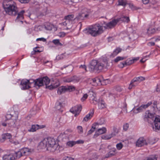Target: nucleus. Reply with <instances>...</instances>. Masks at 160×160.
Wrapping results in <instances>:
<instances>
[{
    "label": "nucleus",
    "mask_w": 160,
    "mask_h": 160,
    "mask_svg": "<svg viewBox=\"0 0 160 160\" xmlns=\"http://www.w3.org/2000/svg\"><path fill=\"white\" fill-rule=\"evenodd\" d=\"M116 150L115 148H113L105 155V158H108L115 155L116 152Z\"/></svg>",
    "instance_id": "aec40b11"
},
{
    "label": "nucleus",
    "mask_w": 160,
    "mask_h": 160,
    "mask_svg": "<svg viewBox=\"0 0 160 160\" xmlns=\"http://www.w3.org/2000/svg\"><path fill=\"white\" fill-rule=\"evenodd\" d=\"M109 97L112 99L114 98H115V95L112 93H109Z\"/></svg>",
    "instance_id": "680f3d73"
},
{
    "label": "nucleus",
    "mask_w": 160,
    "mask_h": 160,
    "mask_svg": "<svg viewBox=\"0 0 160 160\" xmlns=\"http://www.w3.org/2000/svg\"><path fill=\"white\" fill-rule=\"evenodd\" d=\"M15 120L11 119L9 120V122L8 123V125L10 127H14L15 123Z\"/></svg>",
    "instance_id": "a19ab883"
},
{
    "label": "nucleus",
    "mask_w": 160,
    "mask_h": 160,
    "mask_svg": "<svg viewBox=\"0 0 160 160\" xmlns=\"http://www.w3.org/2000/svg\"><path fill=\"white\" fill-rule=\"evenodd\" d=\"M87 14L82 13L80 12L78 15L74 18V19H76V21L82 20L87 18L88 17Z\"/></svg>",
    "instance_id": "6ab92c4d"
},
{
    "label": "nucleus",
    "mask_w": 160,
    "mask_h": 160,
    "mask_svg": "<svg viewBox=\"0 0 160 160\" xmlns=\"http://www.w3.org/2000/svg\"><path fill=\"white\" fill-rule=\"evenodd\" d=\"M77 129L78 132L80 134L82 133L83 132L82 128L80 126H78L77 127Z\"/></svg>",
    "instance_id": "a18cd8bd"
},
{
    "label": "nucleus",
    "mask_w": 160,
    "mask_h": 160,
    "mask_svg": "<svg viewBox=\"0 0 160 160\" xmlns=\"http://www.w3.org/2000/svg\"><path fill=\"white\" fill-rule=\"evenodd\" d=\"M64 56L63 54L58 55L56 57V59L58 60L62 59L64 58Z\"/></svg>",
    "instance_id": "09e8293b"
},
{
    "label": "nucleus",
    "mask_w": 160,
    "mask_h": 160,
    "mask_svg": "<svg viewBox=\"0 0 160 160\" xmlns=\"http://www.w3.org/2000/svg\"><path fill=\"white\" fill-rule=\"evenodd\" d=\"M145 118L152 119L153 118V115L149 112V111H147L145 115Z\"/></svg>",
    "instance_id": "f704fd0d"
},
{
    "label": "nucleus",
    "mask_w": 160,
    "mask_h": 160,
    "mask_svg": "<svg viewBox=\"0 0 160 160\" xmlns=\"http://www.w3.org/2000/svg\"><path fill=\"white\" fill-rule=\"evenodd\" d=\"M79 68H82L85 70H86V67L85 65H81L79 67Z\"/></svg>",
    "instance_id": "338daca9"
},
{
    "label": "nucleus",
    "mask_w": 160,
    "mask_h": 160,
    "mask_svg": "<svg viewBox=\"0 0 160 160\" xmlns=\"http://www.w3.org/2000/svg\"><path fill=\"white\" fill-rule=\"evenodd\" d=\"M116 147L118 150H120L122 148L123 145L121 143H119L117 144Z\"/></svg>",
    "instance_id": "49530a36"
},
{
    "label": "nucleus",
    "mask_w": 160,
    "mask_h": 160,
    "mask_svg": "<svg viewBox=\"0 0 160 160\" xmlns=\"http://www.w3.org/2000/svg\"><path fill=\"white\" fill-rule=\"evenodd\" d=\"M46 40V39L43 38H38L36 39L37 41H41L44 42H45Z\"/></svg>",
    "instance_id": "4d7b16f0"
},
{
    "label": "nucleus",
    "mask_w": 160,
    "mask_h": 160,
    "mask_svg": "<svg viewBox=\"0 0 160 160\" xmlns=\"http://www.w3.org/2000/svg\"><path fill=\"white\" fill-rule=\"evenodd\" d=\"M23 155H24L23 154L22 150L15 153L16 158H19Z\"/></svg>",
    "instance_id": "ea45409f"
},
{
    "label": "nucleus",
    "mask_w": 160,
    "mask_h": 160,
    "mask_svg": "<svg viewBox=\"0 0 160 160\" xmlns=\"http://www.w3.org/2000/svg\"><path fill=\"white\" fill-rule=\"evenodd\" d=\"M75 90V88L73 86H62L58 89L57 93L61 94L67 92H71Z\"/></svg>",
    "instance_id": "423d86ee"
},
{
    "label": "nucleus",
    "mask_w": 160,
    "mask_h": 160,
    "mask_svg": "<svg viewBox=\"0 0 160 160\" xmlns=\"http://www.w3.org/2000/svg\"><path fill=\"white\" fill-rule=\"evenodd\" d=\"M118 5L125 6L127 3L126 0H118Z\"/></svg>",
    "instance_id": "c9c22d12"
},
{
    "label": "nucleus",
    "mask_w": 160,
    "mask_h": 160,
    "mask_svg": "<svg viewBox=\"0 0 160 160\" xmlns=\"http://www.w3.org/2000/svg\"><path fill=\"white\" fill-rule=\"evenodd\" d=\"M63 108L62 103L60 101H58L56 103L55 108L58 110H60L62 112V109Z\"/></svg>",
    "instance_id": "393cba45"
},
{
    "label": "nucleus",
    "mask_w": 160,
    "mask_h": 160,
    "mask_svg": "<svg viewBox=\"0 0 160 160\" xmlns=\"http://www.w3.org/2000/svg\"><path fill=\"white\" fill-rule=\"evenodd\" d=\"M88 95L87 94H85L83 95L82 97L81 98V100L82 102L84 101L88 98Z\"/></svg>",
    "instance_id": "8fccbe9b"
},
{
    "label": "nucleus",
    "mask_w": 160,
    "mask_h": 160,
    "mask_svg": "<svg viewBox=\"0 0 160 160\" xmlns=\"http://www.w3.org/2000/svg\"><path fill=\"white\" fill-rule=\"evenodd\" d=\"M79 79L76 76H74L70 78H68L65 80V82H78L79 81Z\"/></svg>",
    "instance_id": "412c9836"
},
{
    "label": "nucleus",
    "mask_w": 160,
    "mask_h": 160,
    "mask_svg": "<svg viewBox=\"0 0 160 160\" xmlns=\"http://www.w3.org/2000/svg\"><path fill=\"white\" fill-rule=\"evenodd\" d=\"M34 84V87L36 88H39L40 87L46 85V88L50 89V86H48L50 82V80L47 76L39 78L35 80H32Z\"/></svg>",
    "instance_id": "20e7f679"
},
{
    "label": "nucleus",
    "mask_w": 160,
    "mask_h": 160,
    "mask_svg": "<svg viewBox=\"0 0 160 160\" xmlns=\"http://www.w3.org/2000/svg\"><path fill=\"white\" fill-rule=\"evenodd\" d=\"M106 132V129L105 127H102L101 128L98 129L97 131L93 136L94 138H96L100 134H102L105 133Z\"/></svg>",
    "instance_id": "f3484780"
},
{
    "label": "nucleus",
    "mask_w": 160,
    "mask_h": 160,
    "mask_svg": "<svg viewBox=\"0 0 160 160\" xmlns=\"http://www.w3.org/2000/svg\"><path fill=\"white\" fill-rule=\"evenodd\" d=\"M118 65L120 68H123L125 66H126V65L124 64V62L120 63Z\"/></svg>",
    "instance_id": "bf43d9fd"
},
{
    "label": "nucleus",
    "mask_w": 160,
    "mask_h": 160,
    "mask_svg": "<svg viewBox=\"0 0 160 160\" xmlns=\"http://www.w3.org/2000/svg\"><path fill=\"white\" fill-rule=\"evenodd\" d=\"M25 11L24 10H22L19 13H17L18 16L17 17V19H18L20 18H21L22 19L23 18V14L24 13Z\"/></svg>",
    "instance_id": "e433bc0d"
},
{
    "label": "nucleus",
    "mask_w": 160,
    "mask_h": 160,
    "mask_svg": "<svg viewBox=\"0 0 160 160\" xmlns=\"http://www.w3.org/2000/svg\"><path fill=\"white\" fill-rule=\"evenodd\" d=\"M102 139L108 140L110 139V138L109 137L108 135H102Z\"/></svg>",
    "instance_id": "864d4df0"
},
{
    "label": "nucleus",
    "mask_w": 160,
    "mask_h": 160,
    "mask_svg": "<svg viewBox=\"0 0 160 160\" xmlns=\"http://www.w3.org/2000/svg\"><path fill=\"white\" fill-rule=\"evenodd\" d=\"M39 125H32L31 128L28 130V131L30 132H34L36 131L38 129Z\"/></svg>",
    "instance_id": "72a5a7b5"
},
{
    "label": "nucleus",
    "mask_w": 160,
    "mask_h": 160,
    "mask_svg": "<svg viewBox=\"0 0 160 160\" xmlns=\"http://www.w3.org/2000/svg\"><path fill=\"white\" fill-rule=\"evenodd\" d=\"M16 158L12 154L5 155L3 157V160H15Z\"/></svg>",
    "instance_id": "a878e982"
},
{
    "label": "nucleus",
    "mask_w": 160,
    "mask_h": 160,
    "mask_svg": "<svg viewBox=\"0 0 160 160\" xmlns=\"http://www.w3.org/2000/svg\"><path fill=\"white\" fill-rule=\"evenodd\" d=\"M147 145L146 140L143 137L140 138L136 143V146L138 147H142Z\"/></svg>",
    "instance_id": "f8f14e48"
},
{
    "label": "nucleus",
    "mask_w": 160,
    "mask_h": 160,
    "mask_svg": "<svg viewBox=\"0 0 160 160\" xmlns=\"http://www.w3.org/2000/svg\"><path fill=\"white\" fill-rule=\"evenodd\" d=\"M103 32L102 26L98 24L91 26L83 31L85 33L90 34L93 37L97 36L101 34Z\"/></svg>",
    "instance_id": "f03ea898"
},
{
    "label": "nucleus",
    "mask_w": 160,
    "mask_h": 160,
    "mask_svg": "<svg viewBox=\"0 0 160 160\" xmlns=\"http://www.w3.org/2000/svg\"><path fill=\"white\" fill-rule=\"evenodd\" d=\"M5 136L7 139H10L11 138V135L9 133L5 134Z\"/></svg>",
    "instance_id": "6e6d98bb"
},
{
    "label": "nucleus",
    "mask_w": 160,
    "mask_h": 160,
    "mask_svg": "<svg viewBox=\"0 0 160 160\" xmlns=\"http://www.w3.org/2000/svg\"><path fill=\"white\" fill-rule=\"evenodd\" d=\"M21 150L23 152V154L26 156L29 155L34 151V149L29 148H24Z\"/></svg>",
    "instance_id": "2eb2a0df"
},
{
    "label": "nucleus",
    "mask_w": 160,
    "mask_h": 160,
    "mask_svg": "<svg viewBox=\"0 0 160 160\" xmlns=\"http://www.w3.org/2000/svg\"><path fill=\"white\" fill-rule=\"evenodd\" d=\"M129 128L128 124L126 123L124 124L123 126V129L125 131H127Z\"/></svg>",
    "instance_id": "603ef678"
},
{
    "label": "nucleus",
    "mask_w": 160,
    "mask_h": 160,
    "mask_svg": "<svg viewBox=\"0 0 160 160\" xmlns=\"http://www.w3.org/2000/svg\"><path fill=\"white\" fill-rule=\"evenodd\" d=\"M65 35L66 34L65 32H61L58 33V35L60 38H62L64 37Z\"/></svg>",
    "instance_id": "3c124183"
},
{
    "label": "nucleus",
    "mask_w": 160,
    "mask_h": 160,
    "mask_svg": "<svg viewBox=\"0 0 160 160\" xmlns=\"http://www.w3.org/2000/svg\"><path fill=\"white\" fill-rule=\"evenodd\" d=\"M138 60V59L134 58L131 60H127L125 62H124V64L127 65H130L132 64L135 61H136Z\"/></svg>",
    "instance_id": "7c9ffc66"
},
{
    "label": "nucleus",
    "mask_w": 160,
    "mask_h": 160,
    "mask_svg": "<svg viewBox=\"0 0 160 160\" xmlns=\"http://www.w3.org/2000/svg\"><path fill=\"white\" fill-rule=\"evenodd\" d=\"M116 19L117 20H118V22L122 21L128 23L130 21L129 18L128 17L124 16H122L121 18H117Z\"/></svg>",
    "instance_id": "b1692460"
},
{
    "label": "nucleus",
    "mask_w": 160,
    "mask_h": 160,
    "mask_svg": "<svg viewBox=\"0 0 160 160\" xmlns=\"http://www.w3.org/2000/svg\"><path fill=\"white\" fill-rule=\"evenodd\" d=\"M82 109V106L81 105H77L72 107L70 110V111L74 114V116L76 117L78 115Z\"/></svg>",
    "instance_id": "6e6552de"
},
{
    "label": "nucleus",
    "mask_w": 160,
    "mask_h": 160,
    "mask_svg": "<svg viewBox=\"0 0 160 160\" xmlns=\"http://www.w3.org/2000/svg\"><path fill=\"white\" fill-rule=\"evenodd\" d=\"M118 22V20H117L116 19L112 20L110 22L106 23L104 22L103 27L106 29H109L114 28Z\"/></svg>",
    "instance_id": "9d476101"
},
{
    "label": "nucleus",
    "mask_w": 160,
    "mask_h": 160,
    "mask_svg": "<svg viewBox=\"0 0 160 160\" xmlns=\"http://www.w3.org/2000/svg\"><path fill=\"white\" fill-rule=\"evenodd\" d=\"M138 83H136L135 82H132V80L131 81L128 87V89H131L133 87L136 86Z\"/></svg>",
    "instance_id": "c03bdc74"
},
{
    "label": "nucleus",
    "mask_w": 160,
    "mask_h": 160,
    "mask_svg": "<svg viewBox=\"0 0 160 160\" xmlns=\"http://www.w3.org/2000/svg\"><path fill=\"white\" fill-rule=\"evenodd\" d=\"M152 104L151 102H148L146 104H142L137 108H134L132 110L135 113H138L142 112L143 109H145Z\"/></svg>",
    "instance_id": "1a4fd4ad"
},
{
    "label": "nucleus",
    "mask_w": 160,
    "mask_h": 160,
    "mask_svg": "<svg viewBox=\"0 0 160 160\" xmlns=\"http://www.w3.org/2000/svg\"><path fill=\"white\" fill-rule=\"evenodd\" d=\"M12 117V115L11 114H7L6 116V118L7 120H11L10 119Z\"/></svg>",
    "instance_id": "5fc2aeb1"
},
{
    "label": "nucleus",
    "mask_w": 160,
    "mask_h": 160,
    "mask_svg": "<svg viewBox=\"0 0 160 160\" xmlns=\"http://www.w3.org/2000/svg\"><path fill=\"white\" fill-rule=\"evenodd\" d=\"M142 2L144 4H147L148 3L149 0H142Z\"/></svg>",
    "instance_id": "e2e57ef3"
},
{
    "label": "nucleus",
    "mask_w": 160,
    "mask_h": 160,
    "mask_svg": "<svg viewBox=\"0 0 160 160\" xmlns=\"http://www.w3.org/2000/svg\"><path fill=\"white\" fill-rule=\"evenodd\" d=\"M30 81L28 80H22L21 81V84L22 86V88L23 89H27L30 88Z\"/></svg>",
    "instance_id": "4468645a"
},
{
    "label": "nucleus",
    "mask_w": 160,
    "mask_h": 160,
    "mask_svg": "<svg viewBox=\"0 0 160 160\" xmlns=\"http://www.w3.org/2000/svg\"><path fill=\"white\" fill-rule=\"evenodd\" d=\"M52 42L56 45L60 46H62V44L60 42L59 40L58 39L53 40Z\"/></svg>",
    "instance_id": "37998d69"
},
{
    "label": "nucleus",
    "mask_w": 160,
    "mask_h": 160,
    "mask_svg": "<svg viewBox=\"0 0 160 160\" xmlns=\"http://www.w3.org/2000/svg\"><path fill=\"white\" fill-rule=\"evenodd\" d=\"M49 138H45L39 143L38 148V149H44L46 148L47 150H49V148L50 147L49 143Z\"/></svg>",
    "instance_id": "0eeeda50"
},
{
    "label": "nucleus",
    "mask_w": 160,
    "mask_h": 160,
    "mask_svg": "<svg viewBox=\"0 0 160 160\" xmlns=\"http://www.w3.org/2000/svg\"><path fill=\"white\" fill-rule=\"evenodd\" d=\"M126 58V57L118 56L114 60V61L115 62H117L119 61L123 60Z\"/></svg>",
    "instance_id": "79ce46f5"
},
{
    "label": "nucleus",
    "mask_w": 160,
    "mask_h": 160,
    "mask_svg": "<svg viewBox=\"0 0 160 160\" xmlns=\"http://www.w3.org/2000/svg\"><path fill=\"white\" fill-rule=\"evenodd\" d=\"M116 135L115 132H112L111 134L108 135L109 137L110 138V139L112 137Z\"/></svg>",
    "instance_id": "052dcab7"
},
{
    "label": "nucleus",
    "mask_w": 160,
    "mask_h": 160,
    "mask_svg": "<svg viewBox=\"0 0 160 160\" xmlns=\"http://www.w3.org/2000/svg\"><path fill=\"white\" fill-rule=\"evenodd\" d=\"M10 2H4L3 4L4 9L8 15L15 16L18 12V8L15 4H11Z\"/></svg>",
    "instance_id": "7ed1b4c3"
},
{
    "label": "nucleus",
    "mask_w": 160,
    "mask_h": 160,
    "mask_svg": "<svg viewBox=\"0 0 160 160\" xmlns=\"http://www.w3.org/2000/svg\"><path fill=\"white\" fill-rule=\"evenodd\" d=\"M156 90L157 92H160V84L157 85Z\"/></svg>",
    "instance_id": "774afa93"
},
{
    "label": "nucleus",
    "mask_w": 160,
    "mask_h": 160,
    "mask_svg": "<svg viewBox=\"0 0 160 160\" xmlns=\"http://www.w3.org/2000/svg\"><path fill=\"white\" fill-rule=\"evenodd\" d=\"M122 50V49L119 48H117L113 51L111 55V56L114 57L117 55L119 53L121 52Z\"/></svg>",
    "instance_id": "c756f323"
},
{
    "label": "nucleus",
    "mask_w": 160,
    "mask_h": 160,
    "mask_svg": "<svg viewBox=\"0 0 160 160\" xmlns=\"http://www.w3.org/2000/svg\"><path fill=\"white\" fill-rule=\"evenodd\" d=\"M25 11L24 10H22L19 13H17L18 16L17 17V19H18L20 18H21L22 19L23 18V14L24 13Z\"/></svg>",
    "instance_id": "4c0bfd02"
},
{
    "label": "nucleus",
    "mask_w": 160,
    "mask_h": 160,
    "mask_svg": "<svg viewBox=\"0 0 160 160\" xmlns=\"http://www.w3.org/2000/svg\"><path fill=\"white\" fill-rule=\"evenodd\" d=\"M143 160H157V158L156 156L153 155L147 157Z\"/></svg>",
    "instance_id": "58836bf2"
},
{
    "label": "nucleus",
    "mask_w": 160,
    "mask_h": 160,
    "mask_svg": "<svg viewBox=\"0 0 160 160\" xmlns=\"http://www.w3.org/2000/svg\"><path fill=\"white\" fill-rule=\"evenodd\" d=\"M155 44V43L153 42H149L148 43V45L149 46H154Z\"/></svg>",
    "instance_id": "69168bd1"
},
{
    "label": "nucleus",
    "mask_w": 160,
    "mask_h": 160,
    "mask_svg": "<svg viewBox=\"0 0 160 160\" xmlns=\"http://www.w3.org/2000/svg\"><path fill=\"white\" fill-rule=\"evenodd\" d=\"M51 81L52 82L51 84V89L58 87L60 85L59 82L57 78H52V80H51Z\"/></svg>",
    "instance_id": "ddd939ff"
},
{
    "label": "nucleus",
    "mask_w": 160,
    "mask_h": 160,
    "mask_svg": "<svg viewBox=\"0 0 160 160\" xmlns=\"http://www.w3.org/2000/svg\"><path fill=\"white\" fill-rule=\"evenodd\" d=\"M58 148V144L56 143L55 140L52 138L51 139V151L54 152Z\"/></svg>",
    "instance_id": "dca6fc26"
},
{
    "label": "nucleus",
    "mask_w": 160,
    "mask_h": 160,
    "mask_svg": "<svg viewBox=\"0 0 160 160\" xmlns=\"http://www.w3.org/2000/svg\"><path fill=\"white\" fill-rule=\"evenodd\" d=\"M74 16L73 14L68 15L64 17L65 21L61 23L62 26H67V29H68L72 23L75 22L76 19H74Z\"/></svg>",
    "instance_id": "39448f33"
},
{
    "label": "nucleus",
    "mask_w": 160,
    "mask_h": 160,
    "mask_svg": "<svg viewBox=\"0 0 160 160\" xmlns=\"http://www.w3.org/2000/svg\"><path fill=\"white\" fill-rule=\"evenodd\" d=\"M104 123L103 122H96L93 124L92 126V128L90 129V130H89L88 133V134L89 135L91 134L92 132H94L95 131V129H96V126L97 125H98V124L101 125L103 124Z\"/></svg>",
    "instance_id": "4be33fe9"
},
{
    "label": "nucleus",
    "mask_w": 160,
    "mask_h": 160,
    "mask_svg": "<svg viewBox=\"0 0 160 160\" xmlns=\"http://www.w3.org/2000/svg\"><path fill=\"white\" fill-rule=\"evenodd\" d=\"M57 28L56 26H54L53 24H51V31L52 32H54L57 31Z\"/></svg>",
    "instance_id": "de8ad7c7"
},
{
    "label": "nucleus",
    "mask_w": 160,
    "mask_h": 160,
    "mask_svg": "<svg viewBox=\"0 0 160 160\" xmlns=\"http://www.w3.org/2000/svg\"><path fill=\"white\" fill-rule=\"evenodd\" d=\"M81 12L82 13L87 14L88 16V13L90 12V10L84 7H82L81 8Z\"/></svg>",
    "instance_id": "473e14b6"
},
{
    "label": "nucleus",
    "mask_w": 160,
    "mask_h": 160,
    "mask_svg": "<svg viewBox=\"0 0 160 160\" xmlns=\"http://www.w3.org/2000/svg\"><path fill=\"white\" fill-rule=\"evenodd\" d=\"M155 31L156 30L154 28L149 27L147 29V31L145 33L146 34L149 35L153 34Z\"/></svg>",
    "instance_id": "cd10ccee"
},
{
    "label": "nucleus",
    "mask_w": 160,
    "mask_h": 160,
    "mask_svg": "<svg viewBox=\"0 0 160 160\" xmlns=\"http://www.w3.org/2000/svg\"><path fill=\"white\" fill-rule=\"evenodd\" d=\"M160 41V36H158L156 37L155 38V41L156 42H158Z\"/></svg>",
    "instance_id": "0e129e2a"
},
{
    "label": "nucleus",
    "mask_w": 160,
    "mask_h": 160,
    "mask_svg": "<svg viewBox=\"0 0 160 160\" xmlns=\"http://www.w3.org/2000/svg\"><path fill=\"white\" fill-rule=\"evenodd\" d=\"M154 127L153 128L154 131H157L160 130V117L158 116L155 118L154 121Z\"/></svg>",
    "instance_id": "9b49d317"
},
{
    "label": "nucleus",
    "mask_w": 160,
    "mask_h": 160,
    "mask_svg": "<svg viewBox=\"0 0 160 160\" xmlns=\"http://www.w3.org/2000/svg\"><path fill=\"white\" fill-rule=\"evenodd\" d=\"M106 104L103 100H101L99 101L98 102V107L99 109L104 108L106 107Z\"/></svg>",
    "instance_id": "bb28decb"
},
{
    "label": "nucleus",
    "mask_w": 160,
    "mask_h": 160,
    "mask_svg": "<svg viewBox=\"0 0 160 160\" xmlns=\"http://www.w3.org/2000/svg\"><path fill=\"white\" fill-rule=\"evenodd\" d=\"M90 68L94 71H100L104 68H107L109 66L107 58L102 57L98 61L92 60L91 62Z\"/></svg>",
    "instance_id": "f257e3e1"
},
{
    "label": "nucleus",
    "mask_w": 160,
    "mask_h": 160,
    "mask_svg": "<svg viewBox=\"0 0 160 160\" xmlns=\"http://www.w3.org/2000/svg\"><path fill=\"white\" fill-rule=\"evenodd\" d=\"M145 79V78L144 77L142 76L134 78L132 79V82H140L144 80Z\"/></svg>",
    "instance_id": "2f4dec72"
},
{
    "label": "nucleus",
    "mask_w": 160,
    "mask_h": 160,
    "mask_svg": "<svg viewBox=\"0 0 160 160\" xmlns=\"http://www.w3.org/2000/svg\"><path fill=\"white\" fill-rule=\"evenodd\" d=\"M83 141L82 140H78L76 141H71L67 142V145L68 147H72L76 144L83 143Z\"/></svg>",
    "instance_id": "a211bd4d"
},
{
    "label": "nucleus",
    "mask_w": 160,
    "mask_h": 160,
    "mask_svg": "<svg viewBox=\"0 0 160 160\" xmlns=\"http://www.w3.org/2000/svg\"><path fill=\"white\" fill-rule=\"evenodd\" d=\"M93 113L94 111L92 110L85 116L83 120L85 121H87L92 117Z\"/></svg>",
    "instance_id": "c85d7f7f"
},
{
    "label": "nucleus",
    "mask_w": 160,
    "mask_h": 160,
    "mask_svg": "<svg viewBox=\"0 0 160 160\" xmlns=\"http://www.w3.org/2000/svg\"><path fill=\"white\" fill-rule=\"evenodd\" d=\"M22 3H27L30 0H19Z\"/></svg>",
    "instance_id": "13d9d810"
},
{
    "label": "nucleus",
    "mask_w": 160,
    "mask_h": 160,
    "mask_svg": "<svg viewBox=\"0 0 160 160\" xmlns=\"http://www.w3.org/2000/svg\"><path fill=\"white\" fill-rule=\"evenodd\" d=\"M92 82L91 83L92 85L94 86H96L97 85H99L102 84L101 83V80L100 79L98 78H93L92 80Z\"/></svg>",
    "instance_id": "5701e85b"
}]
</instances>
